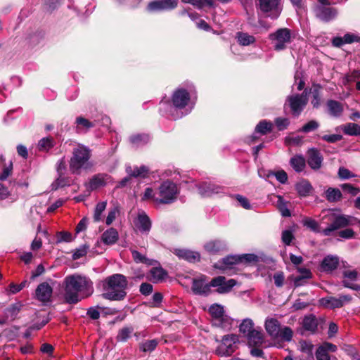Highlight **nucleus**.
Returning a JSON list of instances; mask_svg holds the SVG:
<instances>
[{
	"label": "nucleus",
	"mask_w": 360,
	"mask_h": 360,
	"mask_svg": "<svg viewBox=\"0 0 360 360\" xmlns=\"http://www.w3.org/2000/svg\"><path fill=\"white\" fill-rule=\"evenodd\" d=\"M64 297L67 303H77L81 298L90 296L94 292L93 282L83 275L75 274L67 276L63 281Z\"/></svg>",
	"instance_id": "nucleus-1"
},
{
	"label": "nucleus",
	"mask_w": 360,
	"mask_h": 360,
	"mask_svg": "<svg viewBox=\"0 0 360 360\" xmlns=\"http://www.w3.org/2000/svg\"><path fill=\"white\" fill-rule=\"evenodd\" d=\"M128 281L127 278L120 274H115L106 277L101 281L103 298L111 301H121L127 296Z\"/></svg>",
	"instance_id": "nucleus-2"
},
{
	"label": "nucleus",
	"mask_w": 360,
	"mask_h": 360,
	"mask_svg": "<svg viewBox=\"0 0 360 360\" xmlns=\"http://www.w3.org/2000/svg\"><path fill=\"white\" fill-rule=\"evenodd\" d=\"M171 116L176 120L188 115L193 108L190 94L183 88L176 89L172 96Z\"/></svg>",
	"instance_id": "nucleus-3"
},
{
	"label": "nucleus",
	"mask_w": 360,
	"mask_h": 360,
	"mask_svg": "<svg viewBox=\"0 0 360 360\" xmlns=\"http://www.w3.org/2000/svg\"><path fill=\"white\" fill-rule=\"evenodd\" d=\"M91 150L83 145H78L73 148L70 160V170L72 174H80L82 169H88L91 167L89 162Z\"/></svg>",
	"instance_id": "nucleus-4"
},
{
	"label": "nucleus",
	"mask_w": 360,
	"mask_h": 360,
	"mask_svg": "<svg viewBox=\"0 0 360 360\" xmlns=\"http://www.w3.org/2000/svg\"><path fill=\"white\" fill-rule=\"evenodd\" d=\"M264 328L269 336L280 338L284 341H290L293 332L288 326L281 327V323L275 318L267 317L264 322Z\"/></svg>",
	"instance_id": "nucleus-5"
},
{
	"label": "nucleus",
	"mask_w": 360,
	"mask_h": 360,
	"mask_svg": "<svg viewBox=\"0 0 360 360\" xmlns=\"http://www.w3.org/2000/svg\"><path fill=\"white\" fill-rule=\"evenodd\" d=\"M179 192V188L175 183L169 180L165 181L158 188L157 192L158 198H155V202L170 204L176 200Z\"/></svg>",
	"instance_id": "nucleus-6"
},
{
	"label": "nucleus",
	"mask_w": 360,
	"mask_h": 360,
	"mask_svg": "<svg viewBox=\"0 0 360 360\" xmlns=\"http://www.w3.org/2000/svg\"><path fill=\"white\" fill-rule=\"evenodd\" d=\"M311 91L305 89L300 94H294L287 97L285 105L289 106L294 117H298L305 108L308 103V94Z\"/></svg>",
	"instance_id": "nucleus-7"
},
{
	"label": "nucleus",
	"mask_w": 360,
	"mask_h": 360,
	"mask_svg": "<svg viewBox=\"0 0 360 360\" xmlns=\"http://www.w3.org/2000/svg\"><path fill=\"white\" fill-rule=\"evenodd\" d=\"M269 39L272 42L274 50L283 51L292 41V31L286 27L279 28L269 34Z\"/></svg>",
	"instance_id": "nucleus-8"
},
{
	"label": "nucleus",
	"mask_w": 360,
	"mask_h": 360,
	"mask_svg": "<svg viewBox=\"0 0 360 360\" xmlns=\"http://www.w3.org/2000/svg\"><path fill=\"white\" fill-rule=\"evenodd\" d=\"M212 316V323L214 326L224 329H229L232 326L233 320L225 314L224 307L214 304L209 308Z\"/></svg>",
	"instance_id": "nucleus-9"
},
{
	"label": "nucleus",
	"mask_w": 360,
	"mask_h": 360,
	"mask_svg": "<svg viewBox=\"0 0 360 360\" xmlns=\"http://www.w3.org/2000/svg\"><path fill=\"white\" fill-rule=\"evenodd\" d=\"M329 220L331 224L322 230V234L325 236H329L331 233L339 229L345 228L349 225H353L355 219L353 217L345 214H330Z\"/></svg>",
	"instance_id": "nucleus-10"
},
{
	"label": "nucleus",
	"mask_w": 360,
	"mask_h": 360,
	"mask_svg": "<svg viewBox=\"0 0 360 360\" xmlns=\"http://www.w3.org/2000/svg\"><path fill=\"white\" fill-rule=\"evenodd\" d=\"M239 338L237 335L229 334L223 336L221 343L216 349V353L220 356H231L236 349Z\"/></svg>",
	"instance_id": "nucleus-11"
},
{
	"label": "nucleus",
	"mask_w": 360,
	"mask_h": 360,
	"mask_svg": "<svg viewBox=\"0 0 360 360\" xmlns=\"http://www.w3.org/2000/svg\"><path fill=\"white\" fill-rule=\"evenodd\" d=\"M258 6L266 17L273 20L277 19L282 11L281 0H258Z\"/></svg>",
	"instance_id": "nucleus-12"
},
{
	"label": "nucleus",
	"mask_w": 360,
	"mask_h": 360,
	"mask_svg": "<svg viewBox=\"0 0 360 360\" xmlns=\"http://www.w3.org/2000/svg\"><path fill=\"white\" fill-rule=\"evenodd\" d=\"M352 298L349 295H340L339 297H326L319 300L320 304L326 308L335 309L340 308L345 304L349 303Z\"/></svg>",
	"instance_id": "nucleus-13"
},
{
	"label": "nucleus",
	"mask_w": 360,
	"mask_h": 360,
	"mask_svg": "<svg viewBox=\"0 0 360 360\" xmlns=\"http://www.w3.org/2000/svg\"><path fill=\"white\" fill-rule=\"evenodd\" d=\"M112 178L107 174H97L94 175L89 181L84 184V186L90 193L91 191H95L101 187L106 186L108 184L111 182Z\"/></svg>",
	"instance_id": "nucleus-14"
},
{
	"label": "nucleus",
	"mask_w": 360,
	"mask_h": 360,
	"mask_svg": "<svg viewBox=\"0 0 360 360\" xmlns=\"http://www.w3.org/2000/svg\"><path fill=\"white\" fill-rule=\"evenodd\" d=\"M236 285L234 279L226 280L224 276H219L210 281V285L217 288V292L219 294L227 293Z\"/></svg>",
	"instance_id": "nucleus-15"
},
{
	"label": "nucleus",
	"mask_w": 360,
	"mask_h": 360,
	"mask_svg": "<svg viewBox=\"0 0 360 360\" xmlns=\"http://www.w3.org/2000/svg\"><path fill=\"white\" fill-rule=\"evenodd\" d=\"M178 0H158L150 2L146 10L150 12H162L174 9L178 5Z\"/></svg>",
	"instance_id": "nucleus-16"
},
{
	"label": "nucleus",
	"mask_w": 360,
	"mask_h": 360,
	"mask_svg": "<svg viewBox=\"0 0 360 360\" xmlns=\"http://www.w3.org/2000/svg\"><path fill=\"white\" fill-rule=\"evenodd\" d=\"M328 6L317 5L314 9L316 16L324 22H329L333 20L338 14L335 8Z\"/></svg>",
	"instance_id": "nucleus-17"
},
{
	"label": "nucleus",
	"mask_w": 360,
	"mask_h": 360,
	"mask_svg": "<svg viewBox=\"0 0 360 360\" xmlns=\"http://www.w3.org/2000/svg\"><path fill=\"white\" fill-rule=\"evenodd\" d=\"M323 157L316 148H312L307 151V164L313 170H318L322 166Z\"/></svg>",
	"instance_id": "nucleus-18"
},
{
	"label": "nucleus",
	"mask_w": 360,
	"mask_h": 360,
	"mask_svg": "<svg viewBox=\"0 0 360 360\" xmlns=\"http://www.w3.org/2000/svg\"><path fill=\"white\" fill-rule=\"evenodd\" d=\"M134 225L136 228L143 234H148L152 226V223L148 216L144 212L138 214L135 219Z\"/></svg>",
	"instance_id": "nucleus-19"
},
{
	"label": "nucleus",
	"mask_w": 360,
	"mask_h": 360,
	"mask_svg": "<svg viewBox=\"0 0 360 360\" xmlns=\"http://www.w3.org/2000/svg\"><path fill=\"white\" fill-rule=\"evenodd\" d=\"M52 293L53 288L47 282L40 283L35 290L37 300L44 304L51 300Z\"/></svg>",
	"instance_id": "nucleus-20"
},
{
	"label": "nucleus",
	"mask_w": 360,
	"mask_h": 360,
	"mask_svg": "<svg viewBox=\"0 0 360 360\" xmlns=\"http://www.w3.org/2000/svg\"><path fill=\"white\" fill-rule=\"evenodd\" d=\"M198 192L202 197L223 193L224 188L211 182H202L198 186Z\"/></svg>",
	"instance_id": "nucleus-21"
},
{
	"label": "nucleus",
	"mask_w": 360,
	"mask_h": 360,
	"mask_svg": "<svg viewBox=\"0 0 360 360\" xmlns=\"http://www.w3.org/2000/svg\"><path fill=\"white\" fill-rule=\"evenodd\" d=\"M273 124L271 122L266 121V120L260 121L256 126L253 134L247 138L246 141L250 144L254 143L257 139V134L264 135L272 129Z\"/></svg>",
	"instance_id": "nucleus-22"
},
{
	"label": "nucleus",
	"mask_w": 360,
	"mask_h": 360,
	"mask_svg": "<svg viewBox=\"0 0 360 360\" xmlns=\"http://www.w3.org/2000/svg\"><path fill=\"white\" fill-rule=\"evenodd\" d=\"M210 283H205V277L195 278L192 283V290L195 295L207 296L210 293Z\"/></svg>",
	"instance_id": "nucleus-23"
},
{
	"label": "nucleus",
	"mask_w": 360,
	"mask_h": 360,
	"mask_svg": "<svg viewBox=\"0 0 360 360\" xmlns=\"http://www.w3.org/2000/svg\"><path fill=\"white\" fill-rule=\"evenodd\" d=\"M239 255H229L214 264V268L220 270L231 269L236 264H240Z\"/></svg>",
	"instance_id": "nucleus-24"
},
{
	"label": "nucleus",
	"mask_w": 360,
	"mask_h": 360,
	"mask_svg": "<svg viewBox=\"0 0 360 360\" xmlns=\"http://www.w3.org/2000/svg\"><path fill=\"white\" fill-rule=\"evenodd\" d=\"M250 347H259L264 342V333L262 328L257 327L254 328L248 335L245 336Z\"/></svg>",
	"instance_id": "nucleus-25"
},
{
	"label": "nucleus",
	"mask_w": 360,
	"mask_h": 360,
	"mask_svg": "<svg viewBox=\"0 0 360 360\" xmlns=\"http://www.w3.org/2000/svg\"><path fill=\"white\" fill-rule=\"evenodd\" d=\"M354 42H360V36L354 33H347L342 37H335L332 39V44L335 47Z\"/></svg>",
	"instance_id": "nucleus-26"
},
{
	"label": "nucleus",
	"mask_w": 360,
	"mask_h": 360,
	"mask_svg": "<svg viewBox=\"0 0 360 360\" xmlns=\"http://www.w3.org/2000/svg\"><path fill=\"white\" fill-rule=\"evenodd\" d=\"M23 307V304L20 301H17L11 304L9 307L5 309L4 311V319L8 320L14 321L17 319L18 314L20 312Z\"/></svg>",
	"instance_id": "nucleus-27"
},
{
	"label": "nucleus",
	"mask_w": 360,
	"mask_h": 360,
	"mask_svg": "<svg viewBox=\"0 0 360 360\" xmlns=\"http://www.w3.org/2000/svg\"><path fill=\"white\" fill-rule=\"evenodd\" d=\"M174 253L179 258L185 259L189 262H198L200 258V255L198 252L187 249H176Z\"/></svg>",
	"instance_id": "nucleus-28"
},
{
	"label": "nucleus",
	"mask_w": 360,
	"mask_h": 360,
	"mask_svg": "<svg viewBox=\"0 0 360 360\" xmlns=\"http://www.w3.org/2000/svg\"><path fill=\"white\" fill-rule=\"evenodd\" d=\"M339 259L337 256L328 255L323 258L321 264V269L325 272H332L337 269Z\"/></svg>",
	"instance_id": "nucleus-29"
},
{
	"label": "nucleus",
	"mask_w": 360,
	"mask_h": 360,
	"mask_svg": "<svg viewBox=\"0 0 360 360\" xmlns=\"http://www.w3.org/2000/svg\"><path fill=\"white\" fill-rule=\"evenodd\" d=\"M327 108L330 115L334 117H339L343 112L342 104L335 100L330 99L326 103Z\"/></svg>",
	"instance_id": "nucleus-30"
},
{
	"label": "nucleus",
	"mask_w": 360,
	"mask_h": 360,
	"mask_svg": "<svg viewBox=\"0 0 360 360\" xmlns=\"http://www.w3.org/2000/svg\"><path fill=\"white\" fill-rule=\"evenodd\" d=\"M76 130L78 133H86L96 126L95 122L89 121L83 117H77L75 120Z\"/></svg>",
	"instance_id": "nucleus-31"
},
{
	"label": "nucleus",
	"mask_w": 360,
	"mask_h": 360,
	"mask_svg": "<svg viewBox=\"0 0 360 360\" xmlns=\"http://www.w3.org/2000/svg\"><path fill=\"white\" fill-rule=\"evenodd\" d=\"M225 248V243L219 240H210L204 245V249L210 254H217Z\"/></svg>",
	"instance_id": "nucleus-32"
},
{
	"label": "nucleus",
	"mask_w": 360,
	"mask_h": 360,
	"mask_svg": "<svg viewBox=\"0 0 360 360\" xmlns=\"http://www.w3.org/2000/svg\"><path fill=\"white\" fill-rule=\"evenodd\" d=\"M119 238V234L114 228H110L105 231L101 236L102 242L108 245L115 244Z\"/></svg>",
	"instance_id": "nucleus-33"
},
{
	"label": "nucleus",
	"mask_w": 360,
	"mask_h": 360,
	"mask_svg": "<svg viewBox=\"0 0 360 360\" xmlns=\"http://www.w3.org/2000/svg\"><path fill=\"white\" fill-rule=\"evenodd\" d=\"M167 276V272L162 267H153L149 271V279L157 283L162 282Z\"/></svg>",
	"instance_id": "nucleus-34"
},
{
	"label": "nucleus",
	"mask_w": 360,
	"mask_h": 360,
	"mask_svg": "<svg viewBox=\"0 0 360 360\" xmlns=\"http://www.w3.org/2000/svg\"><path fill=\"white\" fill-rule=\"evenodd\" d=\"M130 143L134 148L141 147L150 141V136L146 134H138L130 136Z\"/></svg>",
	"instance_id": "nucleus-35"
},
{
	"label": "nucleus",
	"mask_w": 360,
	"mask_h": 360,
	"mask_svg": "<svg viewBox=\"0 0 360 360\" xmlns=\"http://www.w3.org/2000/svg\"><path fill=\"white\" fill-rule=\"evenodd\" d=\"M290 165L296 172H301L305 168L306 160L302 155H296L291 158Z\"/></svg>",
	"instance_id": "nucleus-36"
},
{
	"label": "nucleus",
	"mask_w": 360,
	"mask_h": 360,
	"mask_svg": "<svg viewBox=\"0 0 360 360\" xmlns=\"http://www.w3.org/2000/svg\"><path fill=\"white\" fill-rule=\"evenodd\" d=\"M295 189L300 196L305 197L309 195L312 186L308 181L303 179L296 184Z\"/></svg>",
	"instance_id": "nucleus-37"
},
{
	"label": "nucleus",
	"mask_w": 360,
	"mask_h": 360,
	"mask_svg": "<svg viewBox=\"0 0 360 360\" xmlns=\"http://www.w3.org/2000/svg\"><path fill=\"white\" fill-rule=\"evenodd\" d=\"M126 172L129 176L145 177L148 172V169L146 166L132 168L130 165H127L126 166Z\"/></svg>",
	"instance_id": "nucleus-38"
},
{
	"label": "nucleus",
	"mask_w": 360,
	"mask_h": 360,
	"mask_svg": "<svg viewBox=\"0 0 360 360\" xmlns=\"http://www.w3.org/2000/svg\"><path fill=\"white\" fill-rule=\"evenodd\" d=\"M302 326L306 330L314 333L318 326L316 316L312 314L306 316L303 319Z\"/></svg>",
	"instance_id": "nucleus-39"
},
{
	"label": "nucleus",
	"mask_w": 360,
	"mask_h": 360,
	"mask_svg": "<svg viewBox=\"0 0 360 360\" xmlns=\"http://www.w3.org/2000/svg\"><path fill=\"white\" fill-rule=\"evenodd\" d=\"M71 179L66 177L65 174H58V177L51 185V190L56 191L59 188L70 186L71 184Z\"/></svg>",
	"instance_id": "nucleus-40"
},
{
	"label": "nucleus",
	"mask_w": 360,
	"mask_h": 360,
	"mask_svg": "<svg viewBox=\"0 0 360 360\" xmlns=\"http://www.w3.org/2000/svg\"><path fill=\"white\" fill-rule=\"evenodd\" d=\"M131 252L133 259L136 263H141V264H145L148 266H152V265H154L157 262V261H155L153 259L147 258L146 257V255H142L137 250H132Z\"/></svg>",
	"instance_id": "nucleus-41"
},
{
	"label": "nucleus",
	"mask_w": 360,
	"mask_h": 360,
	"mask_svg": "<svg viewBox=\"0 0 360 360\" xmlns=\"http://www.w3.org/2000/svg\"><path fill=\"white\" fill-rule=\"evenodd\" d=\"M55 145L53 139L51 136L44 137L41 139L37 144V148L39 151L47 152L51 150Z\"/></svg>",
	"instance_id": "nucleus-42"
},
{
	"label": "nucleus",
	"mask_w": 360,
	"mask_h": 360,
	"mask_svg": "<svg viewBox=\"0 0 360 360\" xmlns=\"http://www.w3.org/2000/svg\"><path fill=\"white\" fill-rule=\"evenodd\" d=\"M134 332V328L131 326H127L119 330L116 336L117 342H125L130 338L131 333Z\"/></svg>",
	"instance_id": "nucleus-43"
},
{
	"label": "nucleus",
	"mask_w": 360,
	"mask_h": 360,
	"mask_svg": "<svg viewBox=\"0 0 360 360\" xmlns=\"http://www.w3.org/2000/svg\"><path fill=\"white\" fill-rule=\"evenodd\" d=\"M236 39L239 44L242 46H248L255 42L254 36L243 32H238L236 34Z\"/></svg>",
	"instance_id": "nucleus-44"
},
{
	"label": "nucleus",
	"mask_w": 360,
	"mask_h": 360,
	"mask_svg": "<svg viewBox=\"0 0 360 360\" xmlns=\"http://www.w3.org/2000/svg\"><path fill=\"white\" fill-rule=\"evenodd\" d=\"M342 131L346 135L359 136L360 125L356 123L349 122L342 126Z\"/></svg>",
	"instance_id": "nucleus-45"
},
{
	"label": "nucleus",
	"mask_w": 360,
	"mask_h": 360,
	"mask_svg": "<svg viewBox=\"0 0 360 360\" xmlns=\"http://www.w3.org/2000/svg\"><path fill=\"white\" fill-rule=\"evenodd\" d=\"M278 200L276 206L280 211L281 215L284 217H288L291 216L290 211L288 207V202H286L283 198L281 195L277 196Z\"/></svg>",
	"instance_id": "nucleus-46"
},
{
	"label": "nucleus",
	"mask_w": 360,
	"mask_h": 360,
	"mask_svg": "<svg viewBox=\"0 0 360 360\" xmlns=\"http://www.w3.org/2000/svg\"><path fill=\"white\" fill-rule=\"evenodd\" d=\"M326 198L329 202H337L342 198L341 191L338 188H328L326 191Z\"/></svg>",
	"instance_id": "nucleus-47"
},
{
	"label": "nucleus",
	"mask_w": 360,
	"mask_h": 360,
	"mask_svg": "<svg viewBox=\"0 0 360 360\" xmlns=\"http://www.w3.org/2000/svg\"><path fill=\"white\" fill-rule=\"evenodd\" d=\"M158 345L156 339L146 340L139 344V349L143 352H151L155 349Z\"/></svg>",
	"instance_id": "nucleus-48"
},
{
	"label": "nucleus",
	"mask_w": 360,
	"mask_h": 360,
	"mask_svg": "<svg viewBox=\"0 0 360 360\" xmlns=\"http://www.w3.org/2000/svg\"><path fill=\"white\" fill-rule=\"evenodd\" d=\"M254 323L250 319H245L239 326V330L245 336L248 335L254 329Z\"/></svg>",
	"instance_id": "nucleus-49"
},
{
	"label": "nucleus",
	"mask_w": 360,
	"mask_h": 360,
	"mask_svg": "<svg viewBox=\"0 0 360 360\" xmlns=\"http://www.w3.org/2000/svg\"><path fill=\"white\" fill-rule=\"evenodd\" d=\"M303 225L315 233H320L321 230L318 222L309 217H305L302 221ZM322 233V231H321Z\"/></svg>",
	"instance_id": "nucleus-50"
},
{
	"label": "nucleus",
	"mask_w": 360,
	"mask_h": 360,
	"mask_svg": "<svg viewBox=\"0 0 360 360\" xmlns=\"http://www.w3.org/2000/svg\"><path fill=\"white\" fill-rule=\"evenodd\" d=\"M107 202L106 201H102L97 203L96 205L94 213V221H99L101 220V216L102 213L104 212V210L106 208Z\"/></svg>",
	"instance_id": "nucleus-51"
},
{
	"label": "nucleus",
	"mask_w": 360,
	"mask_h": 360,
	"mask_svg": "<svg viewBox=\"0 0 360 360\" xmlns=\"http://www.w3.org/2000/svg\"><path fill=\"white\" fill-rule=\"evenodd\" d=\"M275 176L278 181H279L281 184H284L288 181V174L284 170H280L278 172H272L269 171L267 176Z\"/></svg>",
	"instance_id": "nucleus-52"
},
{
	"label": "nucleus",
	"mask_w": 360,
	"mask_h": 360,
	"mask_svg": "<svg viewBox=\"0 0 360 360\" xmlns=\"http://www.w3.org/2000/svg\"><path fill=\"white\" fill-rule=\"evenodd\" d=\"M343 192L350 194L352 196H355L360 193V188L359 187L354 186L353 185L346 183L340 185Z\"/></svg>",
	"instance_id": "nucleus-53"
},
{
	"label": "nucleus",
	"mask_w": 360,
	"mask_h": 360,
	"mask_svg": "<svg viewBox=\"0 0 360 360\" xmlns=\"http://www.w3.org/2000/svg\"><path fill=\"white\" fill-rule=\"evenodd\" d=\"M319 127V123L316 120H310L299 130L304 133H309L317 129Z\"/></svg>",
	"instance_id": "nucleus-54"
},
{
	"label": "nucleus",
	"mask_w": 360,
	"mask_h": 360,
	"mask_svg": "<svg viewBox=\"0 0 360 360\" xmlns=\"http://www.w3.org/2000/svg\"><path fill=\"white\" fill-rule=\"evenodd\" d=\"M315 355L316 360H338L336 356L329 355L328 352L319 347L317 348Z\"/></svg>",
	"instance_id": "nucleus-55"
},
{
	"label": "nucleus",
	"mask_w": 360,
	"mask_h": 360,
	"mask_svg": "<svg viewBox=\"0 0 360 360\" xmlns=\"http://www.w3.org/2000/svg\"><path fill=\"white\" fill-rule=\"evenodd\" d=\"M338 177L342 180L349 179L352 177H355L356 175L349 171L348 169L341 167L338 169Z\"/></svg>",
	"instance_id": "nucleus-56"
},
{
	"label": "nucleus",
	"mask_w": 360,
	"mask_h": 360,
	"mask_svg": "<svg viewBox=\"0 0 360 360\" xmlns=\"http://www.w3.org/2000/svg\"><path fill=\"white\" fill-rule=\"evenodd\" d=\"M88 249L89 247L85 245L80 246L79 248H77L72 254V259H78L85 256L87 253Z\"/></svg>",
	"instance_id": "nucleus-57"
},
{
	"label": "nucleus",
	"mask_w": 360,
	"mask_h": 360,
	"mask_svg": "<svg viewBox=\"0 0 360 360\" xmlns=\"http://www.w3.org/2000/svg\"><path fill=\"white\" fill-rule=\"evenodd\" d=\"M72 240V236L70 232L60 231L57 233V243L70 242Z\"/></svg>",
	"instance_id": "nucleus-58"
},
{
	"label": "nucleus",
	"mask_w": 360,
	"mask_h": 360,
	"mask_svg": "<svg viewBox=\"0 0 360 360\" xmlns=\"http://www.w3.org/2000/svg\"><path fill=\"white\" fill-rule=\"evenodd\" d=\"M283 243L286 245H290L294 239V235L290 230H285L282 232L281 236Z\"/></svg>",
	"instance_id": "nucleus-59"
},
{
	"label": "nucleus",
	"mask_w": 360,
	"mask_h": 360,
	"mask_svg": "<svg viewBox=\"0 0 360 360\" xmlns=\"http://www.w3.org/2000/svg\"><path fill=\"white\" fill-rule=\"evenodd\" d=\"M239 257L240 259V264H249L257 261V256L254 254H244L239 255Z\"/></svg>",
	"instance_id": "nucleus-60"
},
{
	"label": "nucleus",
	"mask_w": 360,
	"mask_h": 360,
	"mask_svg": "<svg viewBox=\"0 0 360 360\" xmlns=\"http://www.w3.org/2000/svg\"><path fill=\"white\" fill-rule=\"evenodd\" d=\"M321 139L330 143H336L342 139V136L340 134H326L322 136Z\"/></svg>",
	"instance_id": "nucleus-61"
},
{
	"label": "nucleus",
	"mask_w": 360,
	"mask_h": 360,
	"mask_svg": "<svg viewBox=\"0 0 360 360\" xmlns=\"http://www.w3.org/2000/svg\"><path fill=\"white\" fill-rule=\"evenodd\" d=\"M275 124L278 129L281 131L286 129L288 127L290 121L288 118L278 117L275 120Z\"/></svg>",
	"instance_id": "nucleus-62"
},
{
	"label": "nucleus",
	"mask_w": 360,
	"mask_h": 360,
	"mask_svg": "<svg viewBox=\"0 0 360 360\" xmlns=\"http://www.w3.org/2000/svg\"><path fill=\"white\" fill-rule=\"evenodd\" d=\"M118 213H119V210L117 207L112 208L108 212V216H107V218L105 220V224L108 226L110 225L113 222V221L116 219V217L118 214Z\"/></svg>",
	"instance_id": "nucleus-63"
},
{
	"label": "nucleus",
	"mask_w": 360,
	"mask_h": 360,
	"mask_svg": "<svg viewBox=\"0 0 360 360\" xmlns=\"http://www.w3.org/2000/svg\"><path fill=\"white\" fill-rule=\"evenodd\" d=\"M60 0H45L44 8L49 12L54 11L60 4Z\"/></svg>",
	"instance_id": "nucleus-64"
}]
</instances>
